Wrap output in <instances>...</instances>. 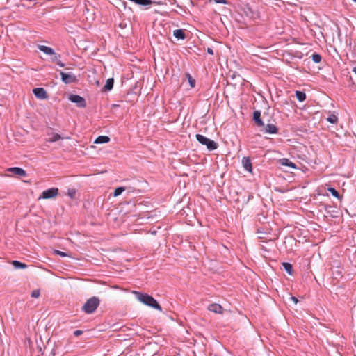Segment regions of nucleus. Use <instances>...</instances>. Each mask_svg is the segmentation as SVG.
Wrapping results in <instances>:
<instances>
[{
  "label": "nucleus",
  "instance_id": "obj_7",
  "mask_svg": "<svg viewBox=\"0 0 356 356\" xmlns=\"http://www.w3.org/2000/svg\"><path fill=\"white\" fill-rule=\"evenodd\" d=\"M33 92L38 99H46L48 98V95L43 88H35L33 90Z\"/></svg>",
  "mask_w": 356,
  "mask_h": 356
},
{
  "label": "nucleus",
  "instance_id": "obj_31",
  "mask_svg": "<svg viewBox=\"0 0 356 356\" xmlns=\"http://www.w3.org/2000/svg\"><path fill=\"white\" fill-rule=\"evenodd\" d=\"M54 254H57V255H60L62 257H65L67 256V253L60 251V250H54Z\"/></svg>",
  "mask_w": 356,
  "mask_h": 356
},
{
  "label": "nucleus",
  "instance_id": "obj_9",
  "mask_svg": "<svg viewBox=\"0 0 356 356\" xmlns=\"http://www.w3.org/2000/svg\"><path fill=\"white\" fill-rule=\"evenodd\" d=\"M7 171L12 172L19 177H24L26 176V172L24 169L19 167L10 168L7 170Z\"/></svg>",
  "mask_w": 356,
  "mask_h": 356
},
{
  "label": "nucleus",
  "instance_id": "obj_22",
  "mask_svg": "<svg viewBox=\"0 0 356 356\" xmlns=\"http://www.w3.org/2000/svg\"><path fill=\"white\" fill-rule=\"evenodd\" d=\"M127 190V187L125 186H120L115 189L113 192V197H118L122 194V192Z\"/></svg>",
  "mask_w": 356,
  "mask_h": 356
},
{
  "label": "nucleus",
  "instance_id": "obj_27",
  "mask_svg": "<svg viewBox=\"0 0 356 356\" xmlns=\"http://www.w3.org/2000/svg\"><path fill=\"white\" fill-rule=\"evenodd\" d=\"M60 136L58 134H53L52 136L49 139V142L54 143L60 139Z\"/></svg>",
  "mask_w": 356,
  "mask_h": 356
},
{
  "label": "nucleus",
  "instance_id": "obj_16",
  "mask_svg": "<svg viewBox=\"0 0 356 356\" xmlns=\"http://www.w3.org/2000/svg\"><path fill=\"white\" fill-rule=\"evenodd\" d=\"M173 35L177 40H184L186 38V34L182 29H176L173 31Z\"/></svg>",
  "mask_w": 356,
  "mask_h": 356
},
{
  "label": "nucleus",
  "instance_id": "obj_2",
  "mask_svg": "<svg viewBox=\"0 0 356 356\" xmlns=\"http://www.w3.org/2000/svg\"><path fill=\"white\" fill-rule=\"evenodd\" d=\"M99 304V298L97 296H92L86 300L81 309L84 313L91 314L96 311Z\"/></svg>",
  "mask_w": 356,
  "mask_h": 356
},
{
  "label": "nucleus",
  "instance_id": "obj_37",
  "mask_svg": "<svg viewBox=\"0 0 356 356\" xmlns=\"http://www.w3.org/2000/svg\"><path fill=\"white\" fill-rule=\"evenodd\" d=\"M290 298L295 304H296L298 301L297 298H296L295 296H291Z\"/></svg>",
  "mask_w": 356,
  "mask_h": 356
},
{
  "label": "nucleus",
  "instance_id": "obj_21",
  "mask_svg": "<svg viewBox=\"0 0 356 356\" xmlns=\"http://www.w3.org/2000/svg\"><path fill=\"white\" fill-rule=\"evenodd\" d=\"M296 97L298 99V100L301 102L306 99V94L302 91H296Z\"/></svg>",
  "mask_w": 356,
  "mask_h": 356
},
{
  "label": "nucleus",
  "instance_id": "obj_30",
  "mask_svg": "<svg viewBox=\"0 0 356 356\" xmlns=\"http://www.w3.org/2000/svg\"><path fill=\"white\" fill-rule=\"evenodd\" d=\"M76 195V190L75 189H69L67 191V195L71 198L73 199L75 197Z\"/></svg>",
  "mask_w": 356,
  "mask_h": 356
},
{
  "label": "nucleus",
  "instance_id": "obj_11",
  "mask_svg": "<svg viewBox=\"0 0 356 356\" xmlns=\"http://www.w3.org/2000/svg\"><path fill=\"white\" fill-rule=\"evenodd\" d=\"M208 310L213 312L216 314H222L223 313V308L222 307L217 303H213L208 306Z\"/></svg>",
  "mask_w": 356,
  "mask_h": 356
},
{
  "label": "nucleus",
  "instance_id": "obj_34",
  "mask_svg": "<svg viewBox=\"0 0 356 356\" xmlns=\"http://www.w3.org/2000/svg\"><path fill=\"white\" fill-rule=\"evenodd\" d=\"M128 193H134L135 191V189L131 187H127V190Z\"/></svg>",
  "mask_w": 356,
  "mask_h": 356
},
{
  "label": "nucleus",
  "instance_id": "obj_1",
  "mask_svg": "<svg viewBox=\"0 0 356 356\" xmlns=\"http://www.w3.org/2000/svg\"><path fill=\"white\" fill-rule=\"evenodd\" d=\"M136 298L145 305L152 307L159 311H161L162 308L158 302L150 295L139 291H134Z\"/></svg>",
  "mask_w": 356,
  "mask_h": 356
},
{
  "label": "nucleus",
  "instance_id": "obj_38",
  "mask_svg": "<svg viewBox=\"0 0 356 356\" xmlns=\"http://www.w3.org/2000/svg\"><path fill=\"white\" fill-rule=\"evenodd\" d=\"M253 197V195L251 193L248 194V199L246 200V203L248 202V201Z\"/></svg>",
  "mask_w": 356,
  "mask_h": 356
},
{
  "label": "nucleus",
  "instance_id": "obj_32",
  "mask_svg": "<svg viewBox=\"0 0 356 356\" xmlns=\"http://www.w3.org/2000/svg\"><path fill=\"white\" fill-rule=\"evenodd\" d=\"M82 333H83V331H82V330H75V331L74 332V335L75 337H79V336H80L81 334H82Z\"/></svg>",
  "mask_w": 356,
  "mask_h": 356
},
{
  "label": "nucleus",
  "instance_id": "obj_19",
  "mask_svg": "<svg viewBox=\"0 0 356 356\" xmlns=\"http://www.w3.org/2000/svg\"><path fill=\"white\" fill-rule=\"evenodd\" d=\"M282 266L284 268V269L285 270V271L290 275H292L293 273V266L291 264L289 263V262H283L282 263Z\"/></svg>",
  "mask_w": 356,
  "mask_h": 356
},
{
  "label": "nucleus",
  "instance_id": "obj_40",
  "mask_svg": "<svg viewBox=\"0 0 356 356\" xmlns=\"http://www.w3.org/2000/svg\"><path fill=\"white\" fill-rule=\"evenodd\" d=\"M353 72L356 74V66L353 68Z\"/></svg>",
  "mask_w": 356,
  "mask_h": 356
},
{
  "label": "nucleus",
  "instance_id": "obj_13",
  "mask_svg": "<svg viewBox=\"0 0 356 356\" xmlns=\"http://www.w3.org/2000/svg\"><path fill=\"white\" fill-rule=\"evenodd\" d=\"M278 131L279 129L275 125L268 124L263 131L270 134H276L278 133Z\"/></svg>",
  "mask_w": 356,
  "mask_h": 356
},
{
  "label": "nucleus",
  "instance_id": "obj_10",
  "mask_svg": "<svg viewBox=\"0 0 356 356\" xmlns=\"http://www.w3.org/2000/svg\"><path fill=\"white\" fill-rule=\"evenodd\" d=\"M242 165L243 168L249 172H252V166L251 159L248 156H244L242 159Z\"/></svg>",
  "mask_w": 356,
  "mask_h": 356
},
{
  "label": "nucleus",
  "instance_id": "obj_15",
  "mask_svg": "<svg viewBox=\"0 0 356 356\" xmlns=\"http://www.w3.org/2000/svg\"><path fill=\"white\" fill-rule=\"evenodd\" d=\"M279 162L282 165L287 166V167H289L293 169L297 168L296 165L294 163H293L292 161H291L289 159H286V158L281 159H280Z\"/></svg>",
  "mask_w": 356,
  "mask_h": 356
},
{
  "label": "nucleus",
  "instance_id": "obj_23",
  "mask_svg": "<svg viewBox=\"0 0 356 356\" xmlns=\"http://www.w3.org/2000/svg\"><path fill=\"white\" fill-rule=\"evenodd\" d=\"M327 191L331 193L332 196L335 197L337 199H341L339 193L334 188L329 187L327 188Z\"/></svg>",
  "mask_w": 356,
  "mask_h": 356
},
{
  "label": "nucleus",
  "instance_id": "obj_4",
  "mask_svg": "<svg viewBox=\"0 0 356 356\" xmlns=\"http://www.w3.org/2000/svg\"><path fill=\"white\" fill-rule=\"evenodd\" d=\"M58 72L61 76V80L65 84H70L77 81L76 76L74 74L65 73L61 70H58Z\"/></svg>",
  "mask_w": 356,
  "mask_h": 356
},
{
  "label": "nucleus",
  "instance_id": "obj_14",
  "mask_svg": "<svg viewBox=\"0 0 356 356\" xmlns=\"http://www.w3.org/2000/svg\"><path fill=\"white\" fill-rule=\"evenodd\" d=\"M114 85V79L113 78H109L106 80L105 85L102 89V92H108L111 91Z\"/></svg>",
  "mask_w": 356,
  "mask_h": 356
},
{
  "label": "nucleus",
  "instance_id": "obj_25",
  "mask_svg": "<svg viewBox=\"0 0 356 356\" xmlns=\"http://www.w3.org/2000/svg\"><path fill=\"white\" fill-rule=\"evenodd\" d=\"M187 79H188V83L190 85V86L191 88H194L195 86V80L191 76L190 74L187 73L186 74Z\"/></svg>",
  "mask_w": 356,
  "mask_h": 356
},
{
  "label": "nucleus",
  "instance_id": "obj_26",
  "mask_svg": "<svg viewBox=\"0 0 356 356\" xmlns=\"http://www.w3.org/2000/svg\"><path fill=\"white\" fill-rule=\"evenodd\" d=\"M327 120L331 124H335L338 120V118L337 115L332 114L328 116Z\"/></svg>",
  "mask_w": 356,
  "mask_h": 356
},
{
  "label": "nucleus",
  "instance_id": "obj_18",
  "mask_svg": "<svg viewBox=\"0 0 356 356\" xmlns=\"http://www.w3.org/2000/svg\"><path fill=\"white\" fill-rule=\"evenodd\" d=\"M38 49L41 51H42L43 53L46 54L47 55L54 54V50L51 47H47L45 45H39Z\"/></svg>",
  "mask_w": 356,
  "mask_h": 356
},
{
  "label": "nucleus",
  "instance_id": "obj_8",
  "mask_svg": "<svg viewBox=\"0 0 356 356\" xmlns=\"http://www.w3.org/2000/svg\"><path fill=\"white\" fill-rule=\"evenodd\" d=\"M252 120L254 122L255 124L259 127L264 126V123L262 119L261 118V111H260L256 110L253 112Z\"/></svg>",
  "mask_w": 356,
  "mask_h": 356
},
{
  "label": "nucleus",
  "instance_id": "obj_33",
  "mask_svg": "<svg viewBox=\"0 0 356 356\" xmlns=\"http://www.w3.org/2000/svg\"><path fill=\"white\" fill-rule=\"evenodd\" d=\"M213 1L216 3H222V4H227V3L226 0H213Z\"/></svg>",
  "mask_w": 356,
  "mask_h": 356
},
{
  "label": "nucleus",
  "instance_id": "obj_24",
  "mask_svg": "<svg viewBox=\"0 0 356 356\" xmlns=\"http://www.w3.org/2000/svg\"><path fill=\"white\" fill-rule=\"evenodd\" d=\"M312 59L315 63H319L321 61L322 57L319 54L314 53L312 56Z\"/></svg>",
  "mask_w": 356,
  "mask_h": 356
},
{
  "label": "nucleus",
  "instance_id": "obj_3",
  "mask_svg": "<svg viewBox=\"0 0 356 356\" xmlns=\"http://www.w3.org/2000/svg\"><path fill=\"white\" fill-rule=\"evenodd\" d=\"M195 138L200 143H201L202 145H206L207 148L209 151L215 150L218 147V144L216 142L207 138L206 136H204L203 135L196 134Z\"/></svg>",
  "mask_w": 356,
  "mask_h": 356
},
{
  "label": "nucleus",
  "instance_id": "obj_39",
  "mask_svg": "<svg viewBox=\"0 0 356 356\" xmlns=\"http://www.w3.org/2000/svg\"><path fill=\"white\" fill-rule=\"evenodd\" d=\"M328 208H331V206H326L325 207V210H326L327 212H329Z\"/></svg>",
  "mask_w": 356,
  "mask_h": 356
},
{
  "label": "nucleus",
  "instance_id": "obj_17",
  "mask_svg": "<svg viewBox=\"0 0 356 356\" xmlns=\"http://www.w3.org/2000/svg\"><path fill=\"white\" fill-rule=\"evenodd\" d=\"M110 141V138L107 136H99L94 141L95 144H104Z\"/></svg>",
  "mask_w": 356,
  "mask_h": 356
},
{
  "label": "nucleus",
  "instance_id": "obj_41",
  "mask_svg": "<svg viewBox=\"0 0 356 356\" xmlns=\"http://www.w3.org/2000/svg\"><path fill=\"white\" fill-rule=\"evenodd\" d=\"M354 2H356V0H353Z\"/></svg>",
  "mask_w": 356,
  "mask_h": 356
},
{
  "label": "nucleus",
  "instance_id": "obj_35",
  "mask_svg": "<svg viewBox=\"0 0 356 356\" xmlns=\"http://www.w3.org/2000/svg\"><path fill=\"white\" fill-rule=\"evenodd\" d=\"M56 64L61 67H63L65 66V64L63 62H61L60 59L56 61Z\"/></svg>",
  "mask_w": 356,
  "mask_h": 356
},
{
  "label": "nucleus",
  "instance_id": "obj_6",
  "mask_svg": "<svg viewBox=\"0 0 356 356\" xmlns=\"http://www.w3.org/2000/svg\"><path fill=\"white\" fill-rule=\"evenodd\" d=\"M58 194V188H51L47 190L44 191L40 196V198L43 199H50L55 197Z\"/></svg>",
  "mask_w": 356,
  "mask_h": 356
},
{
  "label": "nucleus",
  "instance_id": "obj_20",
  "mask_svg": "<svg viewBox=\"0 0 356 356\" xmlns=\"http://www.w3.org/2000/svg\"><path fill=\"white\" fill-rule=\"evenodd\" d=\"M12 264L16 269H24L27 267L26 264L16 260L13 261Z\"/></svg>",
  "mask_w": 356,
  "mask_h": 356
},
{
  "label": "nucleus",
  "instance_id": "obj_28",
  "mask_svg": "<svg viewBox=\"0 0 356 356\" xmlns=\"http://www.w3.org/2000/svg\"><path fill=\"white\" fill-rule=\"evenodd\" d=\"M51 60L54 62H56L60 58V55L54 51V54H51Z\"/></svg>",
  "mask_w": 356,
  "mask_h": 356
},
{
  "label": "nucleus",
  "instance_id": "obj_29",
  "mask_svg": "<svg viewBox=\"0 0 356 356\" xmlns=\"http://www.w3.org/2000/svg\"><path fill=\"white\" fill-rule=\"evenodd\" d=\"M40 289H35V290H33L32 292H31V296L32 298H37L40 296Z\"/></svg>",
  "mask_w": 356,
  "mask_h": 356
},
{
  "label": "nucleus",
  "instance_id": "obj_36",
  "mask_svg": "<svg viewBox=\"0 0 356 356\" xmlns=\"http://www.w3.org/2000/svg\"><path fill=\"white\" fill-rule=\"evenodd\" d=\"M207 52L211 55H213V51L211 48L210 47H208L207 49Z\"/></svg>",
  "mask_w": 356,
  "mask_h": 356
},
{
  "label": "nucleus",
  "instance_id": "obj_5",
  "mask_svg": "<svg viewBox=\"0 0 356 356\" xmlns=\"http://www.w3.org/2000/svg\"><path fill=\"white\" fill-rule=\"evenodd\" d=\"M68 99L70 102L76 104L79 108H85L86 106V99L80 95H70Z\"/></svg>",
  "mask_w": 356,
  "mask_h": 356
},
{
  "label": "nucleus",
  "instance_id": "obj_12",
  "mask_svg": "<svg viewBox=\"0 0 356 356\" xmlns=\"http://www.w3.org/2000/svg\"><path fill=\"white\" fill-rule=\"evenodd\" d=\"M245 15L250 19H255L257 17V13L254 12L248 5L243 8Z\"/></svg>",
  "mask_w": 356,
  "mask_h": 356
}]
</instances>
